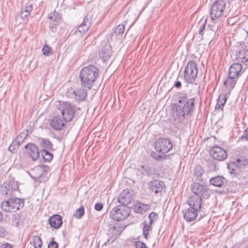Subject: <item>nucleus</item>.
Listing matches in <instances>:
<instances>
[{"instance_id": "nucleus-44", "label": "nucleus", "mask_w": 248, "mask_h": 248, "mask_svg": "<svg viewBox=\"0 0 248 248\" xmlns=\"http://www.w3.org/2000/svg\"><path fill=\"white\" fill-rule=\"evenodd\" d=\"M241 169L246 165L247 161L245 159L238 158L234 161Z\"/></svg>"}, {"instance_id": "nucleus-5", "label": "nucleus", "mask_w": 248, "mask_h": 248, "mask_svg": "<svg viewBox=\"0 0 248 248\" xmlns=\"http://www.w3.org/2000/svg\"><path fill=\"white\" fill-rule=\"evenodd\" d=\"M198 73V69L196 63L191 61L188 62L184 71V79L187 83H193L196 80Z\"/></svg>"}, {"instance_id": "nucleus-6", "label": "nucleus", "mask_w": 248, "mask_h": 248, "mask_svg": "<svg viewBox=\"0 0 248 248\" xmlns=\"http://www.w3.org/2000/svg\"><path fill=\"white\" fill-rule=\"evenodd\" d=\"M130 211L126 206L118 205L114 207L110 212V217L114 220L119 221L126 218Z\"/></svg>"}, {"instance_id": "nucleus-28", "label": "nucleus", "mask_w": 248, "mask_h": 248, "mask_svg": "<svg viewBox=\"0 0 248 248\" xmlns=\"http://www.w3.org/2000/svg\"><path fill=\"white\" fill-rule=\"evenodd\" d=\"M204 172V170L202 167L200 165L197 166L194 170L193 179L198 182H202V175Z\"/></svg>"}, {"instance_id": "nucleus-25", "label": "nucleus", "mask_w": 248, "mask_h": 248, "mask_svg": "<svg viewBox=\"0 0 248 248\" xmlns=\"http://www.w3.org/2000/svg\"><path fill=\"white\" fill-rule=\"evenodd\" d=\"M125 31V26L124 24H120L115 28L114 31L112 33L111 40H120Z\"/></svg>"}, {"instance_id": "nucleus-15", "label": "nucleus", "mask_w": 248, "mask_h": 248, "mask_svg": "<svg viewBox=\"0 0 248 248\" xmlns=\"http://www.w3.org/2000/svg\"><path fill=\"white\" fill-rule=\"evenodd\" d=\"M200 182H194L191 185V190L195 194V196L203 197V195H206V193L208 192L207 188L205 186L201 185Z\"/></svg>"}, {"instance_id": "nucleus-19", "label": "nucleus", "mask_w": 248, "mask_h": 248, "mask_svg": "<svg viewBox=\"0 0 248 248\" xmlns=\"http://www.w3.org/2000/svg\"><path fill=\"white\" fill-rule=\"evenodd\" d=\"M202 197L191 196L188 200V204L190 208L199 211L201 208Z\"/></svg>"}, {"instance_id": "nucleus-11", "label": "nucleus", "mask_w": 248, "mask_h": 248, "mask_svg": "<svg viewBox=\"0 0 248 248\" xmlns=\"http://www.w3.org/2000/svg\"><path fill=\"white\" fill-rule=\"evenodd\" d=\"M49 170L50 168L47 166L39 165L33 170L34 178L39 182H45L48 178L47 173Z\"/></svg>"}, {"instance_id": "nucleus-20", "label": "nucleus", "mask_w": 248, "mask_h": 248, "mask_svg": "<svg viewBox=\"0 0 248 248\" xmlns=\"http://www.w3.org/2000/svg\"><path fill=\"white\" fill-rule=\"evenodd\" d=\"M64 125L65 124L63 120L59 116H54L50 121V126L56 130L62 129Z\"/></svg>"}, {"instance_id": "nucleus-17", "label": "nucleus", "mask_w": 248, "mask_h": 248, "mask_svg": "<svg viewBox=\"0 0 248 248\" xmlns=\"http://www.w3.org/2000/svg\"><path fill=\"white\" fill-rule=\"evenodd\" d=\"M25 148L27 149L28 153L32 160L35 161L38 159L40 151L36 145L33 143H28L25 145Z\"/></svg>"}, {"instance_id": "nucleus-51", "label": "nucleus", "mask_w": 248, "mask_h": 248, "mask_svg": "<svg viewBox=\"0 0 248 248\" xmlns=\"http://www.w3.org/2000/svg\"><path fill=\"white\" fill-rule=\"evenodd\" d=\"M136 248H147L146 244L141 241H138L136 243Z\"/></svg>"}, {"instance_id": "nucleus-1", "label": "nucleus", "mask_w": 248, "mask_h": 248, "mask_svg": "<svg viewBox=\"0 0 248 248\" xmlns=\"http://www.w3.org/2000/svg\"><path fill=\"white\" fill-rule=\"evenodd\" d=\"M177 103L171 105L172 117L175 122L182 123L186 116L191 115L195 110V98H189L184 92H178L175 95Z\"/></svg>"}, {"instance_id": "nucleus-41", "label": "nucleus", "mask_w": 248, "mask_h": 248, "mask_svg": "<svg viewBox=\"0 0 248 248\" xmlns=\"http://www.w3.org/2000/svg\"><path fill=\"white\" fill-rule=\"evenodd\" d=\"M84 214V208L82 205L79 208L77 209L75 213L74 216L77 218H81Z\"/></svg>"}, {"instance_id": "nucleus-35", "label": "nucleus", "mask_w": 248, "mask_h": 248, "mask_svg": "<svg viewBox=\"0 0 248 248\" xmlns=\"http://www.w3.org/2000/svg\"><path fill=\"white\" fill-rule=\"evenodd\" d=\"M149 208V206L147 204L139 203L135 207L136 212L139 214H141L143 212H146Z\"/></svg>"}, {"instance_id": "nucleus-13", "label": "nucleus", "mask_w": 248, "mask_h": 248, "mask_svg": "<svg viewBox=\"0 0 248 248\" xmlns=\"http://www.w3.org/2000/svg\"><path fill=\"white\" fill-rule=\"evenodd\" d=\"M210 155L215 160L222 161L226 159L227 154L225 149L219 146H216L211 148Z\"/></svg>"}, {"instance_id": "nucleus-50", "label": "nucleus", "mask_w": 248, "mask_h": 248, "mask_svg": "<svg viewBox=\"0 0 248 248\" xmlns=\"http://www.w3.org/2000/svg\"><path fill=\"white\" fill-rule=\"evenodd\" d=\"M0 248H14V247L10 243L4 242L0 244Z\"/></svg>"}, {"instance_id": "nucleus-18", "label": "nucleus", "mask_w": 248, "mask_h": 248, "mask_svg": "<svg viewBox=\"0 0 248 248\" xmlns=\"http://www.w3.org/2000/svg\"><path fill=\"white\" fill-rule=\"evenodd\" d=\"M91 17H89L88 16H85L83 19L82 23L78 26L75 33L78 32L80 34H83L87 32L91 26Z\"/></svg>"}, {"instance_id": "nucleus-26", "label": "nucleus", "mask_w": 248, "mask_h": 248, "mask_svg": "<svg viewBox=\"0 0 248 248\" xmlns=\"http://www.w3.org/2000/svg\"><path fill=\"white\" fill-rule=\"evenodd\" d=\"M230 93H226L220 94L218 96L217 102L216 105V109L218 110H223L224 105L226 102Z\"/></svg>"}, {"instance_id": "nucleus-24", "label": "nucleus", "mask_w": 248, "mask_h": 248, "mask_svg": "<svg viewBox=\"0 0 248 248\" xmlns=\"http://www.w3.org/2000/svg\"><path fill=\"white\" fill-rule=\"evenodd\" d=\"M112 54L110 46L106 45L99 52V56L103 62L108 61Z\"/></svg>"}, {"instance_id": "nucleus-47", "label": "nucleus", "mask_w": 248, "mask_h": 248, "mask_svg": "<svg viewBox=\"0 0 248 248\" xmlns=\"http://www.w3.org/2000/svg\"><path fill=\"white\" fill-rule=\"evenodd\" d=\"M58 243L52 240L48 243L47 248H58Z\"/></svg>"}, {"instance_id": "nucleus-2", "label": "nucleus", "mask_w": 248, "mask_h": 248, "mask_svg": "<svg viewBox=\"0 0 248 248\" xmlns=\"http://www.w3.org/2000/svg\"><path fill=\"white\" fill-rule=\"evenodd\" d=\"M98 76L99 69L94 65H90L83 67L79 76L81 86L90 89Z\"/></svg>"}, {"instance_id": "nucleus-12", "label": "nucleus", "mask_w": 248, "mask_h": 248, "mask_svg": "<svg viewBox=\"0 0 248 248\" xmlns=\"http://www.w3.org/2000/svg\"><path fill=\"white\" fill-rule=\"evenodd\" d=\"M149 189L157 196L161 197L165 191V185L163 181L159 180H154L148 184Z\"/></svg>"}, {"instance_id": "nucleus-4", "label": "nucleus", "mask_w": 248, "mask_h": 248, "mask_svg": "<svg viewBox=\"0 0 248 248\" xmlns=\"http://www.w3.org/2000/svg\"><path fill=\"white\" fill-rule=\"evenodd\" d=\"M125 226L121 225L119 223L114 222L109 225L107 235L108 240L104 243V245H109L115 241L120 236L122 232L124 229Z\"/></svg>"}, {"instance_id": "nucleus-3", "label": "nucleus", "mask_w": 248, "mask_h": 248, "mask_svg": "<svg viewBox=\"0 0 248 248\" xmlns=\"http://www.w3.org/2000/svg\"><path fill=\"white\" fill-rule=\"evenodd\" d=\"M25 200L22 198L10 197L1 203V208L5 212H15L23 208Z\"/></svg>"}, {"instance_id": "nucleus-53", "label": "nucleus", "mask_w": 248, "mask_h": 248, "mask_svg": "<svg viewBox=\"0 0 248 248\" xmlns=\"http://www.w3.org/2000/svg\"><path fill=\"white\" fill-rule=\"evenodd\" d=\"M32 4H30V5L26 6L24 12L25 13H28V15H30V13L32 11Z\"/></svg>"}, {"instance_id": "nucleus-32", "label": "nucleus", "mask_w": 248, "mask_h": 248, "mask_svg": "<svg viewBox=\"0 0 248 248\" xmlns=\"http://www.w3.org/2000/svg\"><path fill=\"white\" fill-rule=\"evenodd\" d=\"M51 150H45V149H41L40 150V154L42 158L44 159V162H50L53 159V155L51 153Z\"/></svg>"}, {"instance_id": "nucleus-33", "label": "nucleus", "mask_w": 248, "mask_h": 248, "mask_svg": "<svg viewBox=\"0 0 248 248\" xmlns=\"http://www.w3.org/2000/svg\"><path fill=\"white\" fill-rule=\"evenodd\" d=\"M237 60L241 62H248V49H241L239 51L237 57Z\"/></svg>"}, {"instance_id": "nucleus-42", "label": "nucleus", "mask_w": 248, "mask_h": 248, "mask_svg": "<svg viewBox=\"0 0 248 248\" xmlns=\"http://www.w3.org/2000/svg\"><path fill=\"white\" fill-rule=\"evenodd\" d=\"M42 51L43 54L46 56H49L53 53L51 48L46 45L43 46Z\"/></svg>"}, {"instance_id": "nucleus-8", "label": "nucleus", "mask_w": 248, "mask_h": 248, "mask_svg": "<svg viewBox=\"0 0 248 248\" xmlns=\"http://www.w3.org/2000/svg\"><path fill=\"white\" fill-rule=\"evenodd\" d=\"M76 107L69 102H63L59 108L61 111V113L63 120L66 122H69L72 120L75 113Z\"/></svg>"}, {"instance_id": "nucleus-54", "label": "nucleus", "mask_w": 248, "mask_h": 248, "mask_svg": "<svg viewBox=\"0 0 248 248\" xmlns=\"http://www.w3.org/2000/svg\"><path fill=\"white\" fill-rule=\"evenodd\" d=\"M152 155L153 157L156 160H159L162 158L161 155H158L155 153H154L153 154H152Z\"/></svg>"}, {"instance_id": "nucleus-39", "label": "nucleus", "mask_w": 248, "mask_h": 248, "mask_svg": "<svg viewBox=\"0 0 248 248\" xmlns=\"http://www.w3.org/2000/svg\"><path fill=\"white\" fill-rule=\"evenodd\" d=\"M28 135V130H26L25 132H23L20 133L16 137V140L18 144H21L24 140L26 138Z\"/></svg>"}, {"instance_id": "nucleus-57", "label": "nucleus", "mask_w": 248, "mask_h": 248, "mask_svg": "<svg viewBox=\"0 0 248 248\" xmlns=\"http://www.w3.org/2000/svg\"><path fill=\"white\" fill-rule=\"evenodd\" d=\"M242 138H246L247 140H248V127H247V128L245 130V133L244 134V135H243L242 136Z\"/></svg>"}, {"instance_id": "nucleus-9", "label": "nucleus", "mask_w": 248, "mask_h": 248, "mask_svg": "<svg viewBox=\"0 0 248 248\" xmlns=\"http://www.w3.org/2000/svg\"><path fill=\"white\" fill-rule=\"evenodd\" d=\"M226 7V3L223 0H218L215 1L211 8L210 16L212 20L219 18L223 13Z\"/></svg>"}, {"instance_id": "nucleus-16", "label": "nucleus", "mask_w": 248, "mask_h": 248, "mask_svg": "<svg viewBox=\"0 0 248 248\" xmlns=\"http://www.w3.org/2000/svg\"><path fill=\"white\" fill-rule=\"evenodd\" d=\"M137 175L142 177L143 175H152L155 173V169L149 165H141L136 169Z\"/></svg>"}, {"instance_id": "nucleus-31", "label": "nucleus", "mask_w": 248, "mask_h": 248, "mask_svg": "<svg viewBox=\"0 0 248 248\" xmlns=\"http://www.w3.org/2000/svg\"><path fill=\"white\" fill-rule=\"evenodd\" d=\"M228 169L230 173L234 176H236L241 172V169L234 161L228 163Z\"/></svg>"}, {"instance_id": "nucleus-56", "label": "nucleus", "mask_w": 248, "mask_h": 248, "mask_svg": "<svg viewBox=\"0 0 248 248\" xmlns=\"http://www.w3.org/2000/svg\"><path fill=\"white\" fill-rule=\"evenodd\" d=\"M30 15H28V13H25L24 12H22L20 14L21 17L23 19L26 18Z\"/></svg>"}, {"instance_id": "nucleus-27", "label": "nucleus", "mask_w": 248, "mask_h": 248, "mask_svg": "<svg viewBox=\"0 0 248 248\" xmlns=\"http://www.w3.org/2000/svg\"><path fill=\"white\" fill-rule=\"evenodd\" d=\"M75 100L78 102L82 101L87 96V91L84 89H77L73 92Z\"/></svg>"}, {"instance_id": "nucleus-58", "label": "nucleus", "mask_w": 248, "mask_h": 248, "mask_svg": "<svg viewBox=\"0 0 248 248\" xmlns=\"http://www.w3.org/2000/svg\"><path fill=\"white\" fill-rule=\"evenodd\" d=\"M2 217H3V216H2V213L0 211V222L2 220Z\"/></svg>"}, {"instance_id": "nucleus-38", "label": "nucleus", "mask_w": 248, "mask_h": 248, "mask_svg": "<svg viewBox=\"0 0 248 248\" xmlns=\"http://www.w3.org/2000/svg\"><path fill=\"white\" fill-rule=\"evenodd\" d=\"M32 244L34 248H41L42 246V241L40 236L36 235L32 237Z\"/></svg>"}, {"instance_id": "nucleus-21", "label": "nucleus", "mask_w": 248, "mask_h": 248, "mask_svg": "<svg viewBox=\"0 0 248 248\" xmlns=\"http://www.w3.org/2000/svg\"><path fill=\"white\" fill-rule=\"evenodd\" d=\"M48 222L51 227L58 229L62 224V218L61 216L56 214L49 218Z\"/></svg>"}, {"instance_id": "nucleus-45", "label": "nucleus", "mask_w": 248, "mask_h": 248, "mask_svg": "<svg viewBox=\"0 0 248 248\" xmlns=\"http://www.w3.org/2000/svg\"><path fill=\"white\" fill-rule=\"evenodd\" d=\"M48 17L52 21H57L60 19L58 14L56 12L49 14Z\"/></svg>"}, {"instance_id": "nucleus-36", "label": "nucleus", "mask_w": 248, "mask_h": 248, "mask_svg": "<svg viewBox=\"0 0 248 248\" xmlns=\"http://www.w3.org/2000/svg\"><path fill=\"white\" fill-rule=\"evenodd\" d=\"M12 221L16 223V226L18 227L20 222H23L24 218L21 214H15L13 215Z\"/></svg>"}, {"instance_id": "nucleus-30", "label": "nucleus", "mask_w": 248, "mask_h": 248, "mask_svg": "<svg viewBox=\"0 0 248 248\" xmlns=\"http://www.w3.org/2000/svg\"><path fill=\"white\" fill-rule=\"evenodd\" d=\"M237 78L228 75V77L224 81V84L227 88V93H231V91L234 88L236 84Z\"/></svg>"}, {"instance_id": "nucleus-23", "label": "nucleus", "mask_w": 248, "mask_h": 248, "mask_svg": "<svg viewBox=\"0 0 248 248\" xmlns=\"http://www.w3.org/2000/svg\"><path fill=\"white\" fill-rule=\"evenodd\" d=\"M242 69V65L239 63H234L230 67L228 75L237 78Z\"/></svg>"}, {"instance_id": "nucleus-22", "label": "nucleus", "mask_w": 248, "mask_h": 248, "mask_svg": "<svg viewBox=\"0 0 248 248\" xmlns=\"http://www.w3.org/2000/svg\"><path fill=\"white\" fill-rule=\"evenodd\" d=\"M198 212L194 210V208L192 209L190 207L183 211L184 217L188 222L192 221L196 218Z\"/></svg>"}, {"instance_id": "nucleus-7", "label": "nucleus", "mask_w": 248, "mask_h": 248, "mask_svg": "<svg viewBox=\"0 0 248 248\" xmlns=\"http://www.w3.org/2000/svg\"><path fill=\"white\" fill-rule=\"evenodd\" d=\"M17 182L10 179L4 182L0 187V193L7 198L14 196V193L18 189Z\"/></svg>"}, {"instance_id": "nucleus-34", "label": "nucleus", "mask_w": 248, "mask_h": 248, "mask_svg": "<svg viewBox=\"0 0 248 248\" xmlns=\"http://www.w3.org/2000/svg\"><path fill=\"white\" fill-rule=\"evenodd\" d=\"M40 145L42 147V149L45 150H54L53 149V145L51 141L46 139H41L40 141Z\"/></svg>"}, {"instance_id": "nucleus-37", "label": "nucleus", "mask_w": 248, "mask_h": 248, "mask_svg": "<svg viewBox=\"0 0 248 248\" xmlns=\"http://www.w3.org/2000/svg\"><path fill=\"white\" fill-rule=\"evenodd\" d=\"M143 235L144 238L147 239L148 232L152 230V224L150 223H146L145 221L143 222Z\"/></svg>"}, {"instance_id": "nucleus-55", "label": "nucleus", "mask_w": 248, "mask_h": 248, "mask_svg": "<svg viewBox=\"0 0 248 248\" xmlns=\"http://www.w3.org/2000/svg\"><path fill=\"white\" fill-rule=\"evenodd\" d=\"M181 86H182V84L180 81H176L174 85V86L177 88H181Z\"/></svg>"}, {"instance_id": "nucleus-29", "label": "nucleus", "mask_w": 248, "mask_h": 248, "mask_svg": "<svg viewBox=\"0 0 248 248\" xmlns=\"http://www.w3.org/2000/svg\"><path fill=\"white\" fill-rule=\"evenodd\" d=\"M226 182V179L220 176H216L210 179V184L217 187L223 186Z\"/></svg>"}, {"instance_id": "nucleus-43", "label": "nucleus", "mask_w": 248, "mask_h": 248, "mask_svg": "<svg viewBox=\"0 0 248 248\" xmlns=\"http://www.w3.org/2000/svg\"><path fill=\"white\" fill-rule=\"evenodd\" d=\"M149 219V223L153 224L155 220H156L158 218V215L154 212L150 213L148 216Z\"/></svg>"}, {"instance_id": "nucleus-49", "label": "nucleus", "mask_w": 248, "mask_h": 248, "mask_svg": "<svg viewBox=\"0 0 248 248\" xmlns=\"http://www.w3.org/2000/svg\"><path fill=\"white\" fill-rule=\"evenodd\" d=\"M7 232L5 228L0 226V237H4L7 235Z\"/></svg>"}, {"instance_id": "nucleus-52", "label": "nucleus", "mask_w": 248, "mask_h": 248, "mask_svg": "<svg viewBox=\"0 0 248 248\" xmlns=\"http://www.w3.org/2000/svg\"><path fill=\"white\" fill-rule=\"evenodd\" d=\"M103 208V204L101 202H97L95 204L94 208L97 211H101Z\"/></svg>"}, {"instance_id": "nucleus-48", "label": "nucleus", "mask_w": 248, "mask_h": 248, "mask_svg": "<svg viewBox=\"0 0 248 248\" xmlns=\"http://www.w3.org/2000/svg\"><path fill=\"white\" fill-rule=\"evenodd\" d=\"M206 19H205L204 23L202 24L201 27H200V31H199V34L201 36H203L204 33V31L205 29V25L206 23Z\"/></svg>"}, {"instance_id": "nucleus-14", "label": "nucleus", "mask_w": 248, "mask_h": 248, "mask_svg": "<svg viewBox=\"0 0 248 248\" xmlns=\"http://www.w3.org/2000/svg\"><path fill=\"white\" fill-rule=\"evenodd\" d=\"M133 200L132 194L128 190H124L122 192L118 199V201L121 203V205L127 206L130 204Z\"/></svg>"}, {"instance_id": "nucleus-40", "label": "nucleus", "mask_w": 248, "mask_h": 248, "mask_svg": "<svg viewBox=\"0 0 248 248\" xmlns=\"http://www.w3.org/2000/svg\"><path fill=\"white\" fill-rule=\"evenodd\" d=\"M20 144L15 140L10 145L8 150L12 153H15L19 149Z\"/></svg>"}, {"instance_id": "nucleus-10", "label": "nucleus", "mask_w": 248, "mask_h": 248, "mask_svg": "<svg viewBox=\"0 0 248 248\" xmlns=\"http://www.w3.org/2000/svg\"><path fill=\"white\" fill-rule=\"evenodd\" d=\"M172 148V144L168 139L160 138L155 143V149L158 153L166 154Z\"/></svg>"}, {"instance_id": "nucleus-46", "label": "nucleus", "mask_w": 248, "mask_h": 248, "mask_svg": "<svg viewBox=\"0 0 248 248\" xmlns=\"http://www.w3.org/2000/svg\"><path fill=\"white\" fill-rule=\"evenodd\" d=\"M208 168L210 171H216V165L215 164L213 161H211L208 162Z\"/></svg>"}]
</instances>
